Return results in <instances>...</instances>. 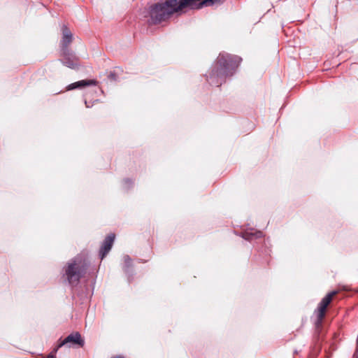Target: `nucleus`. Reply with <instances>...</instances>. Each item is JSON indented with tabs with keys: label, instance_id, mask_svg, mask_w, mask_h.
Returning <instances> with one entry per match:
<instances>
[{
	"label": "nucleus",
	"instance_id": "nucleus-4",
	"mask_svg": "<svg viewBox=\"0 0 358 358\" xmlns=\"http://www.w3.org/2000/svg\"><path fill=\"white\" fill-rule=\"evenodd\" d=\"M62 58V64L70 69H75L78 66V57L71 49L61 50Z\"/></svg>",
	"mask_w": 358,
	"mask_h": 358
},
{
	"label": "nucleus",
	"instance_id": "nucleus-2",
	"mask_svg": "<svg viewBox=\"0 0 358 358\" xmlns=\"http://www.w3.org/2000/svg\"><path fill=\"white\" fill-rule=\"evenodd\" d=\"M184 8L180 0H166L164 3H156L149 7L150 20L153 24L165 21L175 12Z\"/></svg>",
	"mask_w": 358,
	"mask_h": 358
},
{
	"label": "nucleus",
	"instance_id": "nucleus-12",
	"mask_svg": "<svg viewBox=\"0 0 358 358\" xmlns=\"http://www.w3.org/2000/svg\"><path fill=\"white\" fill-rule=\"evenodd\" d=\"M124 259V271L127 273L129 271V268L131 266V259L129 255H124L123 257Z\"/></svg>",
	"mask_w": 358,
	"mask_h": 358
},
{
	"label": "nucleus",
	"instance_id": "nucleus-19",
	"mask_svg": "<svg viewBox=\"0 0 358 358\" xmlns=\"http://www.w3.org/2000/svg\"><path fill=\"white\" fill-rule=\"evenodd\" d=\"M85 105H86V107H87V108H90V106L88 105V103H87V101H85Z\"/></svg>",
	"mask_w": 358,
	"mask_h": 358
},
{
	"label": "nucleus",
	"instance_id": "nucleus-14",
	"mask_svg": "<svg viewBox=\"0 0 358 358\" xmlns=\"http://www.w3.org/2000/svg\"><path fill=\"white\" fill-rule=\"evenodd\" d=\"M108 79L113 81L117 80V76L115 72H110L108 76Z\"/></svg>",
	"mask_w": 358,
	"mask_h": 358
},
{
	"label": "nucleus",
	"instance_id": "nucleus-13",
	"mask_svg": "<svg viewBox=\"0 0 358 358\" xmlns=\"http://www.w3.org/2000/svg\"><path fill=\"white\" fill-rule=\"evenodd\" d=\"M133 185V182L128 178L123 180V187L124 189H128Z\"/></svg>",
	"mask_w": 358,
	"mask_h": 358
},
{
	"label": "nucleus",
	"instance_id": "nucleus-7",
	"mask_svg": "<svg viewBox=\"0 0 358 358\" xmlns=\"http://www.w3.org/2000/svg\"><path fill=\"white\" fill-rule=\"evenodd\" d=\"M62 39L61 41V50L69 49V45L73 40V34L70 29L66 26L63 25L62 28Z\"/></svg>",
	"mask_w": 358,
	"mask_h": 358
},
{
	"label": "nucleus",
	"instance_id": "nucleus-9",
	"mask_svg": "<svg viewBox=\"0 0 358 358\" xmlns=\"http://www.w3.org/2000/svg\"><path fill=\"white\" fill-rule=\"evenodd\" d=\"M96 83L97 82L94 80H82L69 85L66 87V90H72L77 88H83L90 85H96Z\"/></svg>",
	"mask_w": 358,
	"mask_h": 358
},
{
	"label": "nucleus",
	"instance_id": "nucleus-6",
	"mask_svg": "<svg viewBox=\"0 0 358 358\" xmlns=\"http://www.w3.org/2000/svg\"><path fill=\"white\" fill-rule=\"evenodd\" d=\"M115 238V236L114 234H110L103 240L99 250V257L101 259H103L110 250Z\"/></svg>",
	"mask_w": 358,
	"mask_h": 358
},
{
	"label": "nucleus",
	"instance_id": "nucleus-11",
	"mask_svg": "<svg viewBox=\"0 0 358 358\" xmlns=\"http://www.w3.org/2000/svg\"><path fill=\"white\" fill-rule=\"evenodd\" d=\"M224 1L225 0H203L199 3L198 8H202L203 6L213 5L214 3H223Z\"/></svg>",
	"mask_w": 358,
	"mask_h": 358
},
{
	"label": "nucleus",
	"instance_id": "nucleus-1",
	"mask_svg": "<svg viewBox=\"0 0 358 358\" xmlns=\"http://www.w3.org/2000/svg\"><path fill=\"white\" fill-rule=\"evenodd\" d=\"M242 59L226 52L220 53L216 62L213 64L207 81L212 86L220 87L225 83L228 77L232 76Z\"/></svg>",
	"mask_w": 358,
	"mask_h": 358
},
{
	"label": "nucleus",
	"instance_id": "nucleus-18",
	"mask_svg": "<svg viewBox=\"0 0 358 358\" xmlns=\"http://www.w3.org/2000/svg\"><path fill=\"white\" fill-rule=\"evenodd\" d=\"M46 358H56L53 354H50L48 355Z\"/></svg>",
	"mask_w": 358,
	"mask_h": 358
},
{
	"label": "nucleus",
	"instance_id": "nucleus-20",
	"mask_svg": "<svg viewBox=\"0 0 358 358\" xmlns=\"http://www.w3.org/2000/svg\"><path fill=\"white\" fill-rule=\"evenodd\" d=\"M113 358H124V357H122V356H116V357H113Z\"/></svg>",
	"mask_w": 358,
	"mask_h": 358
},
{
	"label": "nucleus",
	"instance_id": "nucleus-15",
	"mask_svg": "<svg viewBox=\"0 0 358 358\" xmlns=\"http://www.w3.org/2000/svg\"><path fill=\"white\" fill-rule=\"evenodd\" d=\"M57 345H58V348H62L64 345H67L65 338L64 340H62L61 338L59 339Z\"/></svg>",
	"mask_w": 358,
	"mask_h": 358
},
{
	"label": "nucleus",
	"instance_id": "nucleus-10",
	"mask_svg": "<svg viewBox=\"0 0 358 358\" xmlns=\"http://www.w3.org/2000/svg\"><path fill=\"white\" fill-rule=\"evenodd\" d=\"M262 236V232L256 231L255 232L245 231L243 233L242 237L247 241H252L255 238H259Z\"/></svg>",
	"mask_w": 358,
	"mask_h": 358
},
{
	"label": "nucleus",
	"instance_id": "nucleus-3",
	"mask_svg": "<svg viewBox=\"0 0 358 358\" xmlns=\"http://www.w3.org/2000/svg\"><path fill=\"white\" fill-rule=\"evenodd\" d=\"M64 271V275L71 286L76 285L85 273V268L81 265V259L78 257L70 260Z\"/></svg>",
	"mask_w": 358,
	"mask_h": 358
},
{
	"label": "nucleus",
	"instance_id": "nucleus-5",
	"mask_svg": "<svg viewBox=\"0 0 358 358\" xmlns=\"http://www.w3.org/2000/svg\"><path fill=\"white\" fill-rule=\"evenodd\" d=\"M336 293V291H333L329 293L322 299V301L319 303L318 307L316 310L318 323H320L323 320L325 315L326 309L331 303L334 296H335Z\"/></svg>",
	"mask_w": 358,
	"mask_h": 358
},
{
	"label": "nucleus",
	"instance_id": "nucleus-17",
	"mask_svg": "<svg viewBox=\"0 0 358 358\" xmlns=\"http://www.w3.org/2000/svg\"><path fill=\"white\" fill-rule=\"evenodd\" d=\"M59 348H58V345H57V346L54 348V350H53V351H52V352L51 354H52V353H56V352H57V350H58Z\"/></svg>",
	"mask_w": 358,
	"mask_h": 358
},
{
	"label": "nucleus",
	"instance_id": "nucleus-8",
	"mask_svg": "<svg viewBox=\"0 0 358 358\" xmlns=\"http://www.w3.org/2000/svg\"><path fill=\"white\" fill-rule=\"evenodd\" d=\"M65 341L67 345H77L79 347H83L85 345L84 339L82 338L80 334L78 331L69 334L65 338Z\"/></svg>",
	"mask_w": 358,
	"mask_h": 358
},
{
	"label": "nucleus",
	"instance_id": "nucleus-16",
	"mask_svg": "<svg viewBox=\"0 0 358 358\" xmlns=\"http://www.w3.org/2000/svg\"><path fill=\"white\" fill-rule=\"evenodd\" d=\"M59 348H58V345H57V346L54 348V350H53V351H52V352L51 354H52V353H56V352H57V350H58Z\"/></svg>",
	"mask_w": 358,
	"mask_h": 358
}]
</instances>
